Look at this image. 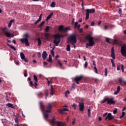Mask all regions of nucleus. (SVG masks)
<instances>
[{"label":"nucleus","instance_id":"f257e3e1","mask_svg":"<svg viewBox=\"0 0 126 126\" xmlns=\"http://www.w3.org/2000/svg\"><path fill=\"white\" fill-rule=\"evenodd\" d=\"M40 107L43 114L45 120H48V118H49V114L51 113L52 110V104L49 103L46 107V110H45V108L42 102L40 103Z\"/></svg>","mask_w":126,"mask_h":126},{"label":"nucleus","instance_id":"f03ea898","mask_svg":"<svg viewBox=\"0 0 126 126\" xmlns=\"http://www.w3.org/2000/svg\"><path fill=\"white\" fill-rule=\"evenodd\" d=\"M63 34H55L54 36V40L53 43L55 46H58L61 42V38H63Z\"/></svg>","mask_w":126,"mask_h":126},{"label":"nucleus","instance_id":"7ed1b4c3","mask_svg":"<svg viewBox=\"0 0 126 126\" xmlns=\"http://www.w3.org/2000/svg\"><path fill=\"white\" fill-rule=\"evenodd\" d=\"M68 41L72 43L74 48H75V45L74 44L76 43V36L74 34H72L70 36L69 38L68 39Z\"/></svg>","mask_w":126,"mask_h":126},{"label":"nucleus","instance_id":"20e7f679","mask_svg":"<svg viewBox=\"0 0 126 126\" xmlns=\"http://www.w3.org/2000/svg\"><path fill=\"white\" fill-rule=\"evenodd\" d=\"M55 117L53 118V119L52 120H47L49 123H51L52 125H56L57 126H64V124L62 122L55 121Z\"/></svg>","mask_w":126,"mask_h":126},{"label":"nucleus","instance_id":"39448f33","mask_svg":"<svg viewBox=\"0 0 126 126\" xmlns=\"http://www.w3.org/2000/svg\"><path fill=\"white\" fill-rule=\"evenodd\" d=\"M25 38L21 39L20 41L22 43H24L26 46L29 47V42H28V38H29V34L28 33H26L24 35Z\"/></svg>","mask_w":126,"mask_h":126},{"label":"nucleus","instance_id":"423d86ee","mask_svg":"<svg viewBox=\"0 0 126 126\" xmlns=\"http://www.w3.org/2000/svg\"><path fill=\"white\" fill-rule=\"evenodd\" d=\"M6 29H7V28H4L2 29V32L3 34H4L5 36H6V37H7L8 38H10V37L11 38H13V37H14V34L13 33H10L9 32V31L7 30Z\"/></svg>","mask_w":126,"mask_h":126},{"label":"nucleus","instance_id":"0eeeda50","mask_svg":"<svg viewBox=\"0 0 126 126\" xmlns=\"http://www.w3.org/2000/svg\"><path fill=\"white\" fill-rule=\"evenodd\" d=\"M86 20H87L89 18V13H94L95 12V9H87L86 10Z\"/></svg>","mask_w":126,"mask_h":126},{"label":"nucleus","instance_id":"6e6552de","mask_svg":"<svg viewBox=\"0 0 126 126\" xmlns=\"http://www.w3.org/2000/svg\"><path fill=\"white\" fill-rule=\"evenodd\" d=\"M59 30L60 31V32H67V31H69V30H70V28H64L63 26H60L59 27Z\"/></svg>","mask_w":126,"mask_h":126},{"label":"nucleus","instance_id":"1a4fd4ad","mask_svg":"<svg viewBox=\"0 0 126 126\" xmlns=\"http://www.w3.org/2000/svg\"><path fill=\"white\" fill-rule=\"evenodd\" d=\"M88 38L89 39V43H86L87 46H89V47H91L94 45V41H93V37H91L90 35L88 36Z\"/></svg>","mask_w":126,"mask_h":126},{"label":"nucleus","instance_id":"9d476101","mask_svg":"<svg viewBox=\"0 0 126 126\" xmlns=\"http://www.w3.org/2000/svg\"><path fill=\"white\" fill-rule=\"evenodd\" d=\"M121 53L123 57H126V45H124L121 47Z\"/></svg>","mask_w":126,"mask_h":126},{"label":"nucleus","instance_id":"9b49d317","mask_svg":"<svg viewBox=\"0 0 126 126\" xmlns=\"http://www.w3.org/2000/svg\"><path fill=\"white\" fill-rule=\"evenodd\" d=\"M118 81L121 85H126V81L123 79V78L119 77L118 78Z\"/></svg>","mask_w":126,"mask_h":126},{"label":"nucleus","instance_id":"f8f14e48","mask_svg":"<svg viewBox=\"0 0 126 126\" xmlns=\"http://www.w3.org/2000/svg\"><path fill=\"white\" fill-rule=\"evenodd\" d=\"M33 80L34 81V84H33V86H34L35 88L37 89V86H38V79L37 78V76L35 75H33Z\"/></svg>","mask_w":126,"mask_h":126},{"label":"nucleus","instance_id":"ddd939ff","mask_svg":"<svg viewBox=\"0 0 126 126\" xmlns=\"http://www.w3.org/2000/svg\"><path fill=\"white\" fill-rule=\"evenodd\" d=\"M79 108L81 112H83L84 111V103L83 102H79Z\"/></svg>","mask_w":126,"mask_h":126},{"label":"nucleus","instance_id":"4468645a","mask_svg":"<svg viewBox=\"0 0 126 126\" xmlns=\"http://www.w3.org/2000/svg\"><path fill=\"white\" fill-rule=\"evenodd\" d=\"M20 57L21 59L23 60V61H24L26 63H27L28 62V60L26 58H25V55H24V53L23 52L20 53Z\"/></svg>","mask_w":126,"mask_h":126},{"label":"nucleus","instance_id":"2eb2a0df","mask_svg":"<svg viewBox=\"0 0 126 126\" xmlns=\"http://www.w3.org/2000/svg\"><path fill=\"white\" fill-rule=\"evenodd\" d=\"M113 119H114V117L112 116V114L108 113L105 120L106 121L107 119H108V121H111V120H113Z\"/></svg>","mask_w":126,"mask_h":126},{"label":"nucleus","instance_id":"dca6fc26","mask_svg":"<svg viewBox=\"0 0 126 126\" xmlns=\"http://www.w3.org/2000/svg\"><path fill=\"white\" fill-rule=\"evenodd\" d=\"M115 101H114L113 98H108L107 100V104H109L110 105H112V104H115Z\"/></svg>","mask_w":126,"mask_h":126},{"label":"nucleus","instance_id":"f3484780","mask_svg":"<svg viewBox=\"0 0 126 126\" xmlns=\"http://www.w3.org/2000/svg\"><path fill=\"white\" fill-rule=\"evenodd\" d=\"M81 78H82V76H77L75 78L74 80H75L77 84H79V82H78V81L81 80Z\"/></svg>","mask_w":126,"mask_h":126},{"label":"nucleus","instance_id":"a211bd4d","mask_svg":"<svg viewBox=\"0 0 126 126\" xmlns=\"http://www.w3.org/2000/svg\"><path fill=\"white\" fill-rule=\"evenodd\" d=\"M42 59L43 60H46L47 59V57H48V54L47 52L43 51L42 55Z\"/></svg>","mask_w":126,"mask_h":126},{"label":"nucleus","instance_id":"6ab92c4d","mask_svg":"<svg viewBox=\"0 0 126 126\" xmlns=\"http://www.w3.org/2000/svg\"><path fill=\"white\" fill-rule=\"evenodd\" d=\"M111 56L113 60H115L116 59V58L115 57V52H114V47L112 48Z\"/></svg>","mask_w":126,"mask_h":126},{"label":"nucleus","instance_id":"aec40b11","mask_svg":"<svg viewBox=\"0 0 126 126\" xmlns=\"http://www.w3.org/2000/svg\"><path fill=\"white\" fill-rule=\"evenodd\" d=\"M113 44H114V45H120L121 44L120 43V41H119L118 39H113L112 40Z\"/></svg>","mask_w":126,"mask_h":126},{"label":"nucleus","instance_id":"412c9836","mask_svg":"<svg viewBox=\"0 0 126 126\" xmlns=\"http://www.w3.org/2000/svg\"><path fill=\"white\" fill-rule=\"evenodd\" d=\"M121 91V87L120 86H118L117 87V91L115 92H114V95H118L119 94V93Z\"/></svg>","mask_w":126,"mask_h":126},{"label":"nucleus","instance_id":"4be33fe9","mask_svg":"<svg viewBox=\"0 0 126 126\" xmlns=\"http://www.w3.org/2000/svg\"><path fill=\"white\" fill-rule=\"evenodd\" d=\"M51 89H50V94L53 96L54 95V88H53V86L52 85H50Z\"/></svg>","mask_w":126,"mask_h":126},{"label":"nucleus","instance_id":"5701e85b","mask_svg":"<svg viewBox=\"0 0 126 126\" xmlns=\"http://www.w3.org/2000/svg\"><path fill=\"white\" fill-rule=\"evenodd\" d=\"M53 13H51L50 15H49L46 18V21H48L49 19H51V18L53 16Z\"/></svg>","mask_w":126,"mask_h":126},{"label":"nucleus","instance_id":"b1692460","mask_svg":"<svg viewBox=\"0 0 126 126\" xmlns=\"http://www.w3.org/2000/svg\"><path fill=\"white\" fill-rule=\"evenodd\" d=\"M78 24V22H75V28H77V29H79V28H80V25H77Z\"/></svg>","mask_w":126,"mask_h":126},{"label":"nucleus","instance_id":"393cba45","mask_svg":"<svg viewBox=\"0 0 126 126\" xmlns=\"http://www.w3.org/2000/svg\"><path fill=\"white\" fill-rule=\"evenodd\" d=\"M13 22H14V20H11L8 25V27L10 28L11 27V25L12 24V23H13Z\"/></svg>","mask_w":126,"mask_h":126},{"label":"nucleus","instance_id":"a878e982","mask_svg":"<svg viewBox=\"0 0 126 126\" xmlns=\"http://www.w3.org/2000/svg\"><path fill=\"white\" fill-rule=\"evenodd\" d=\"M91 116V109L90 108L88 109V118H90Z\"/></svg>","mask_w":126,"mask_h":126},{"label":"nucleus","instance_id":"bb28decb","mask_svg":"<svg viewBox=\"0 0 126 126\" xmlns=\"http://www.w3.org/2000/svg\"><path fill=\"white\" fill-rule=\"evenodd\" d=\"M45 38L46 40H49L50 38V34L49 33H45Z\"/></svg>","mask_w":126,"mask_h":126},{"label":"nucleus","instance_id":"cd10ccee","mask_svg":"<svg viewBox=\"0 0 126 126\" xmlns=\"http://www.w3.org/2000/svg\"><path fill=\"white\" fill-rule=\"evenodd\" d=\"M7 46H8V47H10V48H11V49H12V50H14V51H16V49L15 48V47H14V46H12V45H10V44L7 43Z\"/></svg>","mask_w":126,"mask_h":126},{"label":"nucleus","instance_id":"c85d7f7f","mask_svg":"<svg viewBox=\"0 0 126 126\" xmlns=\"http://www.w3.org/2000/svg\"><path fill=\"white\" fill-rule=\"evenodd\" d=\"M58 64L59 65L60 68L63 69V64L60 62V61H58Z\"/></svg>","mask_w":126,"mask_h":126},{"label":"nucleus","instance_id":"c756f323","mask_svg":"<svg viewBox=\"0 0 126 126\" xmlns=\"http://www.w3.org/2000/svg\"><path fill=\"white\" fill-rule=\"evenodd\" d=\"M37 42H38V46H41V44H42L41 39L38 38H37Z\"/></svg>","mask_w":126,"mask_h":126},{"label":"nucleus","instance_id":"7c9ffc66","mask_svg":"<svg viewBox=\"0 0 126 126\" xmlns=\"http://www.w3.org/2000/svg\"><path fill=\"white\" fill-rule=\"evenodd\" d=\"M47 62L49 63H52V55H50L49 56V59L47 60Z\"/></svg>","mask_w":126,"mask_h":126},{"label":"nucleus","instance_id":"2f4dec72","mask_svg":"<svg viewBox=\"0 0 126 126\" xmlns=\"http://www.w3.org/2000/svg\"><path fill=\"white\" fill-rule=\"evenodd\" d=\"M45 99H47V97L49 96V93L48 92V90L45 91Z\"/></svg>","mask_w":126,"mask_h":126},{"label":"nucleus","instance_id":"473e14b6","mask_svg":"<svg viewBox=\"0 0 126 126\" xmlns=\"http://www.w3.org/2000/svg\"><path fill=\"white\" fill-rule=\"evenodd\" d=\"M6 106L9 108H13V105L11 103H7Z\"/></svg>","mask_w":126,"mask_h":126},{"label":"nucleus","instance_id":"72a5a7b5","mask_svg":"<svg viewBox=\"0 0 126 126\" xmlns=\"http://www.w3.org/2000/svg\"><path fill=\"white\" fill-rule=\"evenodd\" d=\"M49 30H50V27H49V26H47L45 29V32H49Z\"/></svg>","mask_w":126,"mask_h":126},{"label":"nucleus","instance_id":"f704fd0d","mask_svg":"<svg viewBox=\"0 0 126 126\" xmlns=\"http://www.w3.org/2000/svg\"><path fill=\"white\" fill-rule=\"evenodd\" d=\"M45 24V21L42 22L40 24H39L38 25V27L39 28H40V27H42V26H43V25H44Z\"/></svg>","mask_w":126,"mask_h":126},{"label":"nucleus","instance_id":"c9c22d12","mask_svg":"<svg viewBox=\"0 0 126 126\" xmlns=\"http://www.w3.org/2000/svg\"><path fill=\"white\" fill-rule=\"evenodd\" d=\"M28 80L29 81H30V83H31V85L32 87H33V83H32V81H31V78H30V77L28 78Z\"/></svg>","mask_w":126,"mask_h":126},{"label":"nucleus","instance_id":"e433bc0d","mask_svg":"<svg viewBox=\"0 0 126 126\" xmlns=\"http://www.w3.org/2000/svg\"><path fill=\"white\" fill-rule=\"evenodd\" d=\"M66 51H67L68 52L70 51V46H69V45H67Z\"/></svg>","mask_w":126,"mask_h":126},{"label":"nucleus","instance_id":"4c0bfd02","mask_svg":"<svg viewBox=\"0 0 126 126\" xmlns=\"http://www.w3.org/2000/svg\"><path fill=\"white\" fill-rule=\"evenodd\" d=\"M56 5V3H55V2H52L50 5L51 7H55Z\"/></svg>","mask_w":126,"mask_h":126},{"label":"nucleus","instance_id":"58836bf2","mask_svg":"<svg viewBox=\"0 0 126 126\" xmlns=\"http://www.w3.org/2000/svg\"><path fill=\"white\" fill-rule=\"evenodd\" d=\"M47 83H48V85H50V84H52L53 83V80H52V79H51L50 81L49 80H47Z\"/></svg>","mask_w":126,"mask_h":126},{"label":"nucleus","instance_id":"ea45409f","mask_svg":"<svg viewBox=\"0 0 126 126\" xmlns=\"http://www.w3.org/2000/svg\"><path fill=\"white\" fill-rule=\"evenodd\" d=\"M107 101L108 102V98H105L101 101V103H106Z\"/></svg>","mask_w":126,"mask_h":126},{"label":"nucleus","instance_id":"a19ab883","mask_svg":"<svg viewBox=\"0 0 126 126\" xmlns=\"http://www.w3.org/2000/svg\"><path fill=\"white\" fill-rule=\"evenodd\" d=\"M24 76L26 77L27 76V70H24Z\"/></svg>","mask_w":126,"mask_h":126},{"label":"nucleus","instance_id":"79ce46f5","mask_svg":"<svg viewBox=\"0 0 126 126\" xmlns=\"http://www.w3.org/2000/svg\"><path fill=\"white\" fill-rule=\"evenodd\" d=\"M104 75L105 76H107V75H108V71H107V68H105Z\"/></svg>","mask_w":126,"mask_h":126},{"label":"nucleus","instance_id":"37998d69","mask_svg":"<svg viewBox=\"0 0 126 126\" xmlns=\"http://www.w3.org/2000/svg\"><path fill=\"white\" fill-rule=\"evenodd\" d=\"M124 116H125V112H123L122 115L121 116H120V119H123V118H124Z\"/></svg>","mask_w":126,"mask_h":126},{"label":"nucleus","instance_id":"c03bdc74","mask_svg":"<svg viewBox=\"0 0 126 126\" xmlns=\"http://www.w3.org/2000/svg\"><path fill=\"white\" fill-rule=\"evenodd\" d=\"M72 107L75 110L76 109V105L75 103H74L72 105Z\"/></svg>","mask_w":126,"mask_h":126},{"label":"nucleus","instance_id":"a18cd8bd","mask_svg":"<svg viewBox=\"0 0 126 126\" xmlns=\"http://www.w3.org/2000/svg\"><path fill=\"white\" fill-rule=\"evenodd\" d=\"M94 71L95 72V73H98V71L97 70V68L96 67V66H94Z\"/></svg>","mask_w":126,"mask_h":126},{"label":"nucleus","instance_id":"49530a36","mask_svg":"<svg viewBox=\"0 0 126 126\" xmlns=\"http://www.w3.org/2000/svg\"><path fill=\"white\" fill-rule=\"evenodd\" d=\"M41 21V20L40 19H38L35 23L34 24H37V23H39Z\"/></svg>","mask_w":126,"mask_h":126},{"label":"nucleus","instance_id":"de8ad7c7","mask_svg":"<svg viewBox=\"0 0 126 126\" xmlns=\"http://www.w3.org/2000/svg\"><path fill=\"white\" fill-rule=\"evenodd\" d=\"M41 21V20L40 19H38L35 23L34 24H37V23H39Z\"/></svg>","mask_w":126,"mask_h":126},{"label":"nucleus","instance_id":"09e8293b","mask_svg":"<svg viewBox=\"0 0 126 126\" xmlns=\"http://www.w3.org/2000/svg\"><path fill=\"white\" fill-rule=\"evenodd\" d=\"M37 54L38 55V58H41V57H42V54H41V53L38 52Z\"/></svg>","mask_w":126,"mask_h":126},{"label":"nucleus","instance_id":"8fccbe9b","mask_svg":"<svg viewBox=\"0 0 126 126\" xmlns=\"http://www.w3.org/2000/svg\"><path fill=\"white\" fill-rule=\"evenodd\" d=\"M63 112H64V111L63 110H59L60 114H63Z\"/></svg>","mask_w":126,"mask_h":126},{"label":"nucleus","instance_id":"3c124183","mask_svg":"<svg viewBox=\"0 0 126 126\" xmlns=\"http://www.w3.org/2000/svg\"><path fill=\"white\" fill-rule=\"evenodd\" d=\"M108 28H109V27H108V26H105L104 29V30H108Z\"/></svg>","mask_w":126,"mask_h":126},{"label":"nucleus","instance_id":"603ef678","mask_svg":"<svg viewBox=\"0 0 126 126\" xmlns=\"http://www.w3.org/2000/svg\"><path fill=\"white\" fill-rule=\"evenodd\" d=\"M72 125H75V119H74L73 121L72 122Z\"/></svg>","mask_w":126,"mask_h":126},{"label":"nucleus","instance_id":"864d4df0","mask_svg":"<svg viewBox=\"0 0 126 126\" xmlns=\"http://www.w3.org/2000/svg\"><path fill=\"white\" fill-rule=\"evenodd\" d=\"M121 69L122 70V72H124V65L123 64L121 65Z\"/></svg>","mask_w":126,"mask_h":126},{"label":"nucleus","instance_id":"5fc2aeb1","mask_svg":"<svg viewBox=\"0 0 126 126\" xmlns=\"http://www.w3.org/2000/svg\"><path fill=\"white\" fill-rule=\"evenodd\" d=\"M113 114L115 115V114H117V108H116L114 111H113Z\"/></svg>","mask_w":126,"mask_h":126},{"label":"nucleus","instance_id":"6e6d98bb","mask_svg":"<svg viewBox=\"0 0 126 126\" xmlns=\"http://www.w3.org/2000/svg\"><path fill=\"white\" fill-rule=\"evenodd\" d=\"M87 65H88V63H87V62H86L85 63V67H87Z\"/></svg>","mask_w":126,"mask_h":126},{"label":"nucleus","instance_id":"4d7b16f0","mask_svg":"<svg viewBox=\"0 0 126 126\" xmlns=\"http://www.w3.org/2000/svg\"><path fill=\"white\" fill-rule=\"evenodd\" d=\"M51 54L52 55V56H53V57H55V54H54V51L51 50Z\"/></svg>","mask_w":126,"mask_h":126},{"label":"nucleus","instance_id":"13d9d810","mask_svg":"<svg viewBox=\"0 0 126 126\" xmlns=\"http://www.w3.org/2000/svg\"><path fill=\"white\" fill-rule=\"evenodd\" d=\"M38 96H41V95H43V93L42 92H39L38 93Z\"/></svg>","mask_w":126,"mask_h":126},{"label":"nucleus","instance_id":"bf43d9fd","mask_svg":"<svg viewBox=\"0 0 126 126\" xmlns=\"http://www.w3.org/2000/svg\"><path fill=\"white\" fill-rule=\"evenodd\" d=\"M63 111H68L67 108H63Z\"/></svg>","mask_w":126,"mask_h":126},{"label":"nucleus","instance_id":"052dcab7","mask_svg":"<svg viewBox=\"0 0 126 126\" xmlns=\"http://www.w3.org/2000/svg\"><path fill=\"white\" fill-rule=\"evenodd\" d=\"M120 69H121V67L120 66V65H118L117 66V70H120Z\"/></svg>","mask_w":126,"mask_h":126},{"label":"nucleus","instance_id":"680f3d73","mask_svg":"<svg viewBox=\"0 0 126 126\" xmlns=\"http://www.w3.org/2000/svg\"><path fill=\"white\" fill-rule=\"evenodd\" d=\"M42 15H43L42 14H40L39 17V19H40V20H42Z\"/></svg>","mask_w":126,"mask_h":126},{"label":"nucleus","instance_id":"e2e57ef3","mask_svg":"<svg viewBox=\"0 0 126 126\" xmlns=\"http://www.w3.org/2000/svg\"><path fill=\"white\" fill-rule=\"evenodd\" d=\"M119 14H121V13H122V9L121 8L119 9Z\"/></svg>","mask_w":126,"mask_h":126},{"label":"nucleus","instance_id":"0e129e2a","mask_svg":"<svg viewBox=\"0 0 126 126\" xmlns=\"http://www.w3.org/2000/svg\"><path fill=\"white\" fill-rule=\"evenodd\" d=\"M95 23H94V22H92L91 24V26H94Z\"/></svg>","mask_w":126,"mask_h":126},{"label":"nucleus","instance_id":"69168bd1","mask_svg":"<svg viewBox=\"0 0 126 126\" xmlns=\"http://www.w3.org/2000/svg\"><path fill=\"white\" fill-rule=\"evenodd\" d=\"M75 87V84H72V88H74Z\"/></svg>","mask_w":126,"mask_h":126},{"label":"nucleus","instance_id":"338daca9","mask_svg":"<svg viewBox=\"0 0 126 126\" xmlns=\"http://www.w3.org/2000/svg\"><path fill=\"white\" fill-rule=\"evenodd\" d=\"M15 123H16V124H17L16 126H19L18 125V122L17 121V120H15Z\"/></svg>","mask_w":126,"mask_h":126},{"label":"nucleus","instance_id":"774afa93","mask_svg":"<svg viewBox=\"0 0 126 126\" xmlns=\"http://www.w3.org/2000/svg\"><path fill=\"white\" fill-rule=\"evenodd\" d=\"M106 41L107 43H109V38H106Z\"/></svg>","mask_w":126,"mask_h":126}]
</instances>
